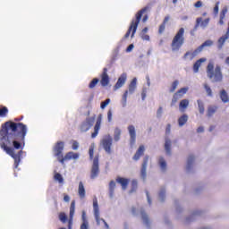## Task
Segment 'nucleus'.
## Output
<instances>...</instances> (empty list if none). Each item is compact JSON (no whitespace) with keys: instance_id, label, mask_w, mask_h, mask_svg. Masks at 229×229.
Here are the masks:
<instances>
[{"instance_id":"f257e3e1","label":"nucleus","mask_w":229,"mask_h":229,"mask_svg":"<svg viewBox=\"0 0 229 229\" xmlns=\"http://www.w3.org/2000/svg\"><path fill=\"white\" fill-rule=\"evenodd\" d=\"M26 135H28V125L21 122L7 121L2 124L0 129V148L14 160V169L19 167L23 151L26 146Z\"/></svg>"},{"instance_id":"f03ea898","label":"nucleus","mask_w":229,"mask_h":229,"mask_svg":"<svg viewBox=\"0 0 229 229\" xmlns=\"http://www.w3.org/2000/svg\"><path fill=\"white\" fill-rule=\"evenodd\" d=\"M151 6L147 5L136 13L135 19H132L129 30L125 33L123 38H128V37H130L131 34V38H133V37H135V33H137V28H139V23L142 19V14L146 13V12H148V10H149Z\"/></svg>"},{"instance_id":"7ed1b4c3","label":"nucleus","mask_w":229,"mask_h":229,"mask_svg":"<svg viewBox=\"0 0 229 229\" xmlns=\"http://www.w3.org/2000/svg\"><path fill=\"white\" fill-rule=\"evenodd\" d=\"M206 72L207 77L211 80L212 83H221L223 81V72L219 64H216L214 69V64L208 63Z\"/></svg>"},{"instance_id":"20e7f679","label":"nucleus","mask_w":229,"mask_h":229,"mask_svg":"<svg viewBox=\"0 0 229 229\" xmlns=\"http://www.w3.org/2000/svg\"><path fill=\"white\" fill-rule=\"evenodd\" d=\"M184 44H185V29L180 28L172 40V43H171L172 51L174 52L180 51V49H182V47Z\"/></svg>"},{"instance_id":"39448f33","label":"nucleus","mask_w":229,"mask_h":229,"mask_svg":"<svg viewBox=\"0 0 229 229\" xmlns=\"http://www.w3.org/2000/svg\"><path fill=\"white\" fill-rule=\"evenodd\" d=\"M102 148L107 155H112V144H114V138L110 134L104 136L101 140Z\"/></svg>"},{"instance_id":"423d86ee","label":"nucleus","mask_w":229,"mask_h":229,"mask_svg":"<svg viewBox=\"0 0 229 229\" xmlns=\"http://www.w3.org/2000/svg\"><path fill=\"white\" fill-rule=\"evenodd\" d=\"M65 148V142L57 141L53 148L54 155L57 157L58 162L64 157V149Z\"/></svg>"},{"instance_id":"0eeeda50","label":"nucleus","mask_w":229,"mask_h":229,"mask_svg":"<svg viewBox=\"0 0 229 229\" xmlns=\"http://www.w3.org/2000/svg\"><path fill=\"white\" fill-rule=\"evenodd\" d=\"M96 123V115L87 117L85 121H83L81 124V131L87 132L90 128L94 126V123Z\"/></svg>"},{"instance_id":"6e6552de","label":"nucleus","mask_w":229,"mask_h":229,"mask_svg":"<svg viewBox=\"0 0 229 229\" xmlns=\"http://www.w3.org/2000/svg\"><path fill=\"white\" fill-rule=\"evenodd\" d=\"M99 176V157L96 156L93 158V164L91 166L90 179L96 180Z\"/></svg>"},{"instance_id":"1a4fd4ad","label":"nucleus","mask_w":229,"mask_h":229,"mask_svg":"<svg viewBox=\"0 0 229 229\" xmlns=\"http://www.w3.org/2000/svg\"><path fill=\"white\" fill-rule=\"evenodd\" d=\"M127 130L129 131L130 135V140H129V144L131 148H133L137 142V131H135V126L134 125H129L127 127Z\"/></svg>"},{"instance_id":"9d476101","label":"nucleus","mask_w":229,"mask_h":229,"mask_svg":"<svg viewBox=\"0 0 229 229\" xmlns=\"http://www.w3.org/2000/svg\"><path fill=\"white\" fill-rule=\"evenodd\" d=\"M123 47V44L119 43L117 47L113 50L110 64H108V67H112L115 62H117V58H119V52L121 51V47Z\"/></svg>"},{"instance_id":"9b49d317","label":"nucleus","mask_w":229,"mask_h":229,"mask_svg":"<svg viewBox=\"0 0 229 229\" xmlns=\"http://www.w3.org/2000/svg\"><path fill=\"white\" fill-rule=\"evenodd\" d=\"M103 121V114H98L96 124L94 126V132L91 133V139H96L101 130V122Z\"/></svg>"},{"instance_id":"f8f14e48","label":"nucleus","mask_w":229,"mask_h":229,"mask_svg":"<svg viewBox=\"0 0 229 229\" xmlns=\"http://www.w3.org/2000/svg\"><path fill=\"white\" fill-rule=\"evenodd\" d=\"M110 83V76H108V68L105 67L101 74L100 84L102 87H108Z\"/></svg>"},{"instance_id":"ddd939ff","label":"nucleus","mask_w":229,"mask_h":229,"mask_svg":"<svg viewBox=\"0 0 229 229\" xmlns=\"http://www.w3.org/2000/svg\"><path fill=\"white\" fill-rule=\"evenodd\" d=\"M201 216H203V211H201V210L193 211L191 216L186 217V219H185L186 225H189L190 223L196 221V219H198V217H201Z\"/></svg>"},{"instance_id":"4468645a","label":"nucleus","mask_w":229,"mask_h":229,"mask_svg":"<svg viewBox=\"0 0 229 229\" xmlns=\"http://www.w3.org/2000/svg\"><path fill=\"white\" fill-rule=\"evenodd\" d=\"M80 158V154L74 153V152H68L61 159H59L60 164H65V160H78Z\"/></svg>"},{"instance_id":"2eb2a0df","label":"nucleus","mask_w":229,"mask_h":229,"mask_svg":"<svg viewBox=\"0 0 229 229\" xmlns=\"http://www.w3.org/2000/svg\"><path fill=\"white\" fill-rule=\"evenodd\" d=\"M212 46H214V41H212V39L206 40L203 44H201L199 47H197L194 50L193 56H195V55H199V53H201V51H203L204 47H210Z\"/></svg>"},{"instance_id":"dca6fc26","label":"nucleus","mask_w":229,"mask_h":229,"mask_svg":"<svg viewBox=\"0 0 229 229\" xmlns=\"http://www.w3.org/2000/svg\"><path fill=\"white\" fill-rule=\"evenodd\" d=\"M148 160H149V157L145 156L143 158V162H142L141 169H140V176H141L142 180H146V176H148V174L146 173V171L148 169Z\"/></svg>"},{"instance_id":"f3484780","label":"nucleus","mask_w":229,"mask_h":229,"mask_svg":"<svg viewBox=\"0 0 229 229\" xmlns=\"http://www.w3.org/2000/svg\"><path fill=\"white\" fill-rule=\"evenodd\" d=\"M128 76L126 73H123L117 80L115 85L114 86V90H119L125 83Z\"/></svg>"},{"instance_id":"a211bd4d","label":"nucleus","mask_w":229,"mask_h":229,"mask_svg":"<svg viewBox=\"0 0 229 229\" xmlns=\"http://www.w3.org/2000/svg\"><path fill=\"white\" fill-rule=\"evenodd\" d=\"M140 216L143 222V225H145L146 228L149 229L151 228V223H149V218L148 217V214H146V211L144 208H140Z\"/></svg>"},{"instance_id":"6ab92c4d","label":"nucleus","mask_w":229,"mask_h":229,"mask_svg":"<svg viewBox=\"0 0 229 229\" xmlns=\"http://www.w3.org/2000/svg\"><path fill=\"white\" fill-rule=\"evenodd\" d=\"M194 155H190L187 159V165H186V173H192V169L194 167Z\"/></svg>"},{"instance_id":"aec40b11","label":"nucleus","mask_w":229,"mask_h":229,"mask_svg":"<svg viewBox=\"0 0 229 229\" xmlns=\"http://www.w3.org/2000/svg\"><path fill=\"white\" fill-rule=\"evenodd\" d=\"M171 144H172V141L169 139V137H165V154L167 155V157H171V155H173V152L171 151Z\"/></svg>"},{"instance_id":"412c9836","label":"nucleus","mask_w":229,"mask_h":229,"mask_svg":"<svg viewBox=\"0 0 229 229\" xmlns=\"http://www.w3.org/2000/svg\"><path fill=\"white\" fill-rule=\"evenodd\" d=\"M144 151H146L144 145L140 146L138 150L134 154L132 159L135 160V162H137L138 160H140V157H142V155H144Z\"/></svg>"},{"instance_id":"4be33fe9","label":"nucleus","mask_w":229,"mask_h":229,"mask_svg":"<svg viewBox=\"0 0 229 229\" xmlns=\"http://www.w3.org/2000/svg\"><path fill=\"white\" fill-rule=\"evenodd\" d=\"M116 182L117 183H120L123 191H126V189L128 188V183H130V179H126L124 177H117Z\"/></svg>"},{"instance_id":"5701e85b","label":"nucleus","mask_w":229,"mask_h":229,"mask_svg":"<svg viewBox=\"0 0 229 229\" xmlns=\"http://www.w3.org/2000/svg\"><path fill=\"white\" fill-rule=\"evenodd\" d=\"M207 62V58H199L193 64V72H199V68L201 67V64Z\"/></svg>"},{"instance_id":"b1692460","label":"nucleus","mask_w":229,"mask_h":229,"mask_svg":"<svg viewBox=\"0 0 229 229\" xmlns=\"http://www.w3.org/2000/svg\"><path fill=\"white\" fill-rule=\"evenodd\" d=\"M135 90H137V78L134 77L132 79V81H131V83L129 84V90H128V94H134Z\"/></svg>"},{"instance_id":"393cba45","label":"nucleus","mask_w":229,"mask_h":229,"mask_svg":"<svg viewBox=\"0 0 229 229\" xmlns=\"http://www.w3.org/2000/svg\"><path fill=\"white\" fill-rule=\"evenodd\" d=\"M171 19V16L169 15H166L164 20H163V22L160 24L159 26V30H158V33L160 35H162V33L164 31H165V24H167V22H169V20Z\"/></svg>"},{"instance_id":"a878e982","label":"nucleus","mask_w":229,"mask_h":229,"mask_svg":"<svg viewBox=\"0 0 229 229\" xmlns=\"http://www.w3.org/2000/svg\"><path fill=\"white\" fill-rule=\"evenodd\" d=\"M81 219L82 224L81 225L80 229H89V220H87V213H85V211H82Z\"/></svg>"},{"instance_id":"bb28decb","label":"nucleus","mask_w":229,"mask_h":229,"mask_svg":"<svg viewBox=\"0 0 229 229\" xmlns=\"http://www.w3.org/2000/svg\"><path fill=\"white\" fill-rule=\"evenodd\" d=\"M226 13H228V8L224 7L220 13V20L218 21V24H220V26H223V24H225V17H226Z\"/></svg>"},{"instance_id":"cd10ccee","label":"nucleus","mask_w":229,"mask_h":229,"mask_svg":"<svg viewBox=\"0 0 229 229\" xmlns=\"http://www.w3.org/2000/svg\"><path fill=\"white\" fill-rule=\"evenodd\" d=\"M121 133H123V131H121L119 127H115L114 131V142H119V140H121Z\"/></svg>"},{"instance_id":"c85d7f7f","label":"nucleus","mask_w":229,"mask_h":229,"mask_svg":"<svg viewBox=\"0 0 229 229\" xmlns=\"http://www.w3.org/2000/svg\"><path fill=\"white\" fill-rule=\"evenodd\" d=\"M137 189H139V182L137 180L133 179L131 183V190L129 191V194H133V192H137Z\"/></svg>"},{"instance_id":"c756f323","label":"nucleus","mask_w":229,"mask_h":229,"mask_svg":"<svg viewBox=\"0 0 229 229\" xmlns=\"http://www.w3.org/2000/svg\"><path fill=\"white\" fill-rule=\"evenodd\" d=\"M189 121V115L187 114H182L181 117L178 119V124L180 127L185 126L187 122Z\"/></svg>"},{"instance_id":"7c9ffc66","label":"nucleus","mask_w":229,"mask_h":229,"mask_svg":"<svg viewBox=\"0 0 229 229\" xmlns=\"http://www.w3.org/2000/svg\"><path fill=\"white\" fill-rule=\"evenodd\" d=\"M220 99L223 103H228L229 102L228 93L226 92L225 89H222L220 91Z\"/></svg>"},{"instance_id":"2f4dec72","label":"nucleus","mask_w":229,"mask_h":229,"mask_svg":"<svg viewBox=\"0 0 229 229\" xmlns=\"http://www.w3.org/2000/svg\"><path fill=\"white\" fill-rule=\"evenodd\" d=\"M158 198L162 203L165 201V187L162 186L158 192Z\"/></svg>"},{"instance_id":"473e14b6","label":"nucleus","mask_w":229,"mask_h":229,"mask_svg":"<svg viewBox=\"0 0 229 229\" xmlns=\"http://www.w3.org/2000/svg\"><path fill=\"white\" fill-rule=\"evenodd\" d=\"M114 192H115V181H110V182H109V198H114Z\"/></svg>"},{"instance_id":"72a5a7b5","label":"nucleus","mask_w":229,"mask_h":229,"mask_svg":"<svg viewBox=\"0 0 229 229\" xmlns=\"http://www.w3.org/2000/svg\"><path fill=\"white\" fill-rule=\"evenodd\" d=\"M159 166L163 172L166 171L167 169V162H165V159H164L162 157H159Z\"/></svg>"},{"instance_id":"f704fd0d","label":"nucleus","mask_w":229,"mask_h":229,"mask_svg":"<svg viewBox=\"0 0 229 229\" xmlns=\"http://www.w3.org/2000/svg\"><path fill=\"white\" fill-rule=\"evenodd\" d=\"M79 196L81 199L85 198V186L82 182H79Z\"/></svg>"},{"instance_id":"c9c22d12","label":"nucleus","mask_w":229,"mask_h":229,"mask_svg":"<svg viewBox=\"0 0 229 229\" xmlns=\"http://www.w3.org/2000/svg\"><path fill=\"white\" fill-rule=\"evenodd\" d=\"M189 106V99L185 98L180 101L179 108L180 110H185Z\"/></svg>"},{"instance_id":"e433bc0d","label":"nucleus","mask_w":229,"mask_h":229,"mask_svg":"<svg viewBox=\"0 0 229 229\" xmlns=\"http://www.w3.org/2000/svg\"><path fill=\"white\" fill-rule=\"evenodd\" d=\"M93 210L94 214H99V204L98 203V198L96 197L93 199Z\"/></svg>"},{"instance_id":"4c0bfd02","label":"nucleus","mask_w":229,"mask_h":229,"mask_svg":"<svg viewBox=\"0 0 229 229\" xmlns=\"http://www.w3.org/2000/svg\"><path fill=\"white\" fill-rule=\"evenodd\" d=\"M198 103V107H199V112L201 115H203V114H205V104L203 103V101L201 100H197Z\"/></svg>"},{"instance_id":"58836bf2","label":"nucleus","mask_w":229,"mask_h":229,"mask_svg":"<svg viewBox=\"0 0 229 229\" xmlns=\"http://www.w3.org/2000/svg\"><path fill=\"white\" fill-rule=\"evenodd\" d=\"M127 101H128V90H125L123 95V98H122V106H123V108H126Z\"/></svg>"},{"instance_id":"ea45409f","label":"nucleus","mask_w":229,"mask_h":229,"mask_svg":"<svg viewBox=\"0 0 229 229\" xmlns=\"http://www.w3.org/2000/svg\"><path fill=\"white\" fill-rule=\"evenodd\" d=\"M188 56H190V60H194V58H196V56H198V55H194V51L193 52L188 51L182 56L183 60H187Z\"/></svg>"},{"instance_id":"a19ab883","label":"nucleus","mask_w":229,"mask_h":229,"mask_svg":"<svg viewBox=\"0 0 229 229\" xmlns=\"http://www.w3.org/2000/svg\"><path fill=\"white\" fill-rule=\"evenodd\" d=\"M217 106H210L208 108V117H212L214 115V113L216 112Z\"/></svg>"},{"instance_id":"79ce46f5","label":"nucleus","mask_w":229,"mask_h":229,"mask_svg":"<svg viewBox=\"0 0 229 229\" xmlns=\"http://www.w3.org/2000/svg\"><path fill=\"white\" fill-rule=\"evenodd\" d=\"M76 210V202L73 200L70 207V217H74V212Z\"/></svg>"},{"instance_id":"37998d69","label":"nucleus","mask_w":229,"mask_h":229,"mask_svg":"<svg viewBox=\"0 0 229 229\" xmlns=\"http://www.w3.org/2000/svg\"><path fill=\"white\" fill-rule=\"evenodd\" d=\"M99 83V78H94L89 84V89L96 88V85Z\"/></svg>"},{"instance_id":"c03bdc74","label":"nucleus","mask_w":229,"mask_h":229,"mask_svg":"<svg viewBox=\"0 0 229 229\" xmlns=\"http://www.w3.org/2000/svg\"><path fill=\"white\" fill-rule=\"evenodd\" d=\"M209 22H210V18H206L204 21L202 20L200 21L199 26H200V28H202V30H205V28H207V26H208Z\"/></svg>"},{"instance_id":"a18cd8bd","label":"nucleus","mask_w":229,"mask_h":229,"mask_svg":"<svg viewBox=\"0 0 229 229\" xmlns=\"http://www.w3.org/2000/svg\"><path fill=\"white\" fill-rule=\"evenodd\" d=\"M7 114H8V107L2 106L0 109V117H6Z\"/></svg>"},{"instance_id":"49530a36","label":"nucleus","mask_w":229,"mask_h":229,"mask_svg":"<svg viewBox=\"0 0 229 229\" xmlns=\"http://www.w3.org/2000/svg\"><path fill=\"white\" fill-rule=\"evenodd\" d=\"M204 89L208 98H214V94L212 93V89L208 84L204 85Z\"/></svg>"},{"instance_id":"de8ad7c7","label":"nucleus","mask_w":229,"mask_h":229,"mask_svg":"<svg viewBox=\"0 0 229 229\" xmlns=\"http://www.w3.org/2000/svg\"><path fill=\"white\" fill-rule=\"evenodd\" d=\"M178 85H180V81L178 80H175L173 83L172 86L169 89V92H174L178 87Z\"/></svg>"},{"instance_id":"09e8293b","label":"nucleus","mask_w":229,"mask_h":229,"mask_svg":"<svg viewBox=\"0 0 229 229\" xmlns=\"http://www.w3.org/2000/svg\"><path fill=\"white\" fill-rule=\"evenodd\" d=\"M188 91H189V88L184 87V88H182V89H178L176 94H178V96L180 98H182V96L185 95V93L188 92Z\"/></svg>"},{"instance_id":"8fccbe9b","label":"nucleus","mask_w":229,"mask_h":229,"mask_svg":"<svg viewBox=\"0 0 229 229\" xmlns=\"http://www.w3.org/2000/svg\"><path fill=\"white\" fill-rule=\"evenodd\" d=\"M110 98H106L105 101H102L100 103V108L101 110H105V108H106V106H108V105H110Z\"/></svg>"},{"instance_id":"3c124183","label":"nucleus","mask_w":229,"mask_h":229,"mask_svg":"<svg viewBox=\"0 0 229 229\" xmlns=\"http://www.w3.org/2000/svg\"><path fill=\"white\" fill-rule=\"evenodd\" d=\"M201 21H203V18H201V17H199L196 19V24H195L194 28L192 29L193 31H198V28H199V26H200L199 24H201Z\"/></svg>"},{"instance_id":"603ef678","label":"nucleus","mask_w":229,"mask_h":229,"mask_svg":"<svg viewBox=\"0 0 229 229\" xmlns=\"http://www.w3.org/2000/svg\"><path fill=\"white\" fill-rule=\"evenodd\" d=\"M59 220L61 221V223H67V215L65 213H60Z\"/></svg>"},{"instance_id":"864d4df0","label":"nucleus","mask_w":229,"mask_h":229,"mask_svg":"<svg viewBox=\"0 0 229 229\" xmlns=\"http://www.w3.org/2000/svg\"><path fill=\"white\" fill-rule=\"evenodd\" d=\"M54 178L56 180V182H59V183H64V177L61 175V174H55Z\"/></svg>"},{"instance_id":"5fc2aeb1","label":"nucleus","mask_w":229,"mask_h":229,"mask_svg":"<svg viewBox=\"0 0 229 229\" xmlns=\"http://www.w3.org/2000/svg\"><path fill=\"white\" fill-rule=\"evenodd\" d=\"M164 114V108L162 106H159L157 111V118L162 119V114Z\"/></svg>"},{"instance_id":"6e6d98bb","label":"nucleus","mask_w":229,"mask_h":229,"mask_svg":"<svg viewBox=\"0 0 229 229\" xmlns=\"http://www.w3.org/2000/svg\"><path fill=\"white\" fill-rule=\"evenodd\" d=\"M174 204H175V210H176L177 214H182V212L183 211V208H182V207H180V205L178 204V200H175Z\"/></svg>"},{"instance_id":"4d7b16f0","label":"nucleus","mask_w":229,"mask_h":229,"mask_svg":"<svg viewBox=\"0 0 229 229\" xmlns=\"http://www.w3.org/2000/svg\"><path fill=\"white\" fill-rule=\"evenodd\" d=\"M213 12L215 15H217V13H219V2L216 3Z\"/></svg>"},{"instance_id":"13d9d810","label":"nucleus","mask_w":229,"mask_h":229,"mask_svg":"<svg viewBox=\"0 0 229 229\" xmlns=\"http://www.w3.org/2000/svg\"><path fill=\"white\" fill-rule=\"evenodd\" d=\"M78 148H80V143L78 141H73L72 145V148L76 151V149H78Z\"/></svg>"},{"instance_id":"bf43d9fd","label":"nucleus","mask_w":229,"mask_h":229,"mask_svg":"<svg viewBox=\"0 0 229 229\" xmlns=\"http://www.w3.org/2000/svg\"><path fill=\"white\" fill-rule=\"evenodd\" d=\"M112 115H113L112 109H109L108 112H107V121H108V123H112Z\"/></svg>"},{"instance_id":"052dcab7","label":"nucleus","mask_w":229,"mask_h":229,"mask_svg":"<svg viewBox=\"0 0 229 229\" xmlns=\"http://www.w3.org/2000/svg\"><path fill=\"white\" fill-rule=\"evenodd\" d=\"M179 98H180V97H179L178 93H175V94L173 96L172 104L176 103V101H178Z\"/></svg>"},{"instance_id":"680f3d73","label":"nucleus","mask_w":229,"mask_h":229,"mask_svg":"<svg viewBox=\"0 0 229 229\" xmlns=\"http://www.w3.org/2000/svg\"><path fill=\"white\" fill-rule=\"evenodd\" d=\"M94 216H95L96 223H97L98 226H99L100 221H101V218H99V213L94 214Z\"/></svg>"},{"instance_id":"e2e57ef3","label":"nucleus","mask_w":229,"mask_h":229,"mask_svg":"<svg viewBox=\"0 0 229 229\" xmlns=\"http://www.w3.org/2000/svg\"><path fill=\"white\" fill-rule=\"evenodd\" d=\"M89 158H90V160H92V158H94V148L93 147H89Z\"/></svg>"},{"instance_id":"0e129e2a","label":"nucleus","mask_w":229,"mask_h":229,"mask_svg":"<svg viewBox=\"0 0 229 229\" xmlns=\"http://www.w3.org/2000/svg\"><path fill=\"white\" fill-rule=\"evenodd\" d=\"M133 47H135V46L133 44H130L125 50L126 53H131V51H133Z\"/></svg>"},{"instance_id":"69168bd1","label":"nucleus","mask_w":229,"mask_h":229,"mask_svg":"<svg viewBox=\"0 0 229 229\" xmlns=\"http://www.w3.org/2000/svg\"><path fill=\"white\" fill-rule=\"evenodd\" d=\"M171 133V123H167L165 128V135H169Z\"/></svg>"},{"instance_id":"338daca9","label":"nucleus","mask_w":229,"mask_h":229,"mask_svg":"<svg viewBox=\"0 0 229 229\" xmlns=\"http://www.w3.org/2000/svg\"><path fill=\"white\" fill-rule=\"evenodd\" d=\"M140 38H142V40H147L149 41V35L148 34H140Z\"/></svg>"},{"instance_id":"774afa93","label":"nucleus","mask_w":229,"mask_h":229,"mask_svg":"<svg viewBox=\"0 0 229 229\" xmlns=\"http://www.w3.org/2000/svg\"><path fill=\"white\" fill-rule=\"evenodd\" d=\"M72 219H73V217L70 216V218L68 220V229H72Z\"/></svg>"}]
</instances>
